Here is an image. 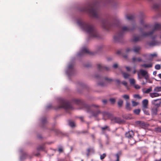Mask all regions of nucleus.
I'll list each match as a JSON object with an SVG mask.
<instances>
[{"mask_svg":"<svg viewBox=\"0 0 161 161\" xmlns=\"http://www.w3.org/2000/svg\"><path fill=\"white\" fill-rule=\"evenodd\" d=\"M102 26L103 28L106 30H109L114 26L119 28V30L114 37V41L115 42H121L123 35L126 32L132 31L135 28V26H134L132 28L126 26L121 27L120 26V21L118 19L115 20L112 23H111L108 19L103 20L102 21Z\"/></svg>","mask_w":161,"mask_h":161,"instance_id":"nucleus-1","label":"nucleus"},{"mask_svg":"<svg viewBox=\"0 0 161 161\" xmlns=\"http://www.w3.org/2000/svg\"><path fill=\"white\" fill-rule=\"evenodd\" d=\"M73 101L77 104L81 105L83 108H85L88 113L92 114V116H97L101 113L100 111L98 109L99 106L95 104L89 105L86 103L83 100L74 99Z\"/></svg>","mask_w":161,"mask_h":161,"instance_id":"nucleus-2","label":"nucleus"},{"mask_svg":"<svg viewBox=\"0 0 161 161\" xmlns=\"http://www.w3.org/2000/svg\"><path fill=\"white\" fill-rule=\"evenodd\" d=\"M77 23L83 30L88 33L90 37H98L99 35L93 25L81 21H78Z\"/></svg>","mask_w":161,"mask_h":161,"instance_id":"nucleus-3","label":"nucleus"},{"mask_svg":"<svg viewBox=\"0 0 161 161\" xmlns=\"http://www.w3.org/2000/svg\"><path fill=\"white\" fill-rule=\"evenodd\" d=\"M81 12H86L93 17L97 18L98 17V9L95 4H90L86 6L81 7L80 9Z\"/></svg>","mask_w":161,"mask_h":161,"instance_id":"nucleus-4","label":"nucleus"},{"mask_svg":"<svg viewBox=\"0 0 161 161\" xmlns=\"http://www.w3.org/2000/svg\"><path fill=\"white\" fill-rule=\"evenodd\" d=\"M161 29V24H155L153 27V30L151 32H144L142 36H134L132 41L133 42H136L141 41L142 39V36L146 37L152 35L155 31L157 30Z\"/></svg>","mask_w":161,"mask_h":161,"instance_id":"nucleus-5","label":"nucleus"},{"mask_svg":"<svg viewBox=\"0 0 161 161\" xmlns=\"http://www.w3.org/2000/svg\"><path fill=\"white\" fill-rule=\"evenodd\" d=\"M63 108L67 112L68 111L73 109L72 107L70 105L69 102L64 99H60L59 100V105L58 108Z\"/></svg>","mask_w":161,"mask_h":161,"instance_id":"nucleus-6","label":"nucleus"},{"mask_svg":"<svg viewBox=\"0 0 161 161\" xmlns=\"http://www.w3.org/2000/svg\"><path fill=\"white\" fill-rule=\"evenodd\" d=\"M138 79L139 80L142 78V76L147 80L149 79V75L148 72L146 70L142 69H140L137 73Z\"/></svg>","mask_w":161,"mask_h":161,"instance_id":"nucleus-7","label":"nucleus"},{"mask_svg":"<svg viewBox=\"0 0 161 161\" xmlns=\"http://www.w3.org/2000/svg\"><path fill=\"white\" fill-rule=\"evenodd\" d=\"M158 100H159V99H158L153 100V103L155 105V106L152 108L151 110L152 114L153 115H156L157 114L158 111V107L160 106V104H157L156 103V102Z\"/></svg>","mask_w":161,"mask_h":161,"instance_id":"nucleus-8","label":"nucleus"},{"mask_svg":"<svg viewBox=\"0 0 161 161\" xmlns=\"http://www.w3.org/2000/svg\"><path fill=\"white\" fill-rule=\"evenodd\" d=\"M141 48L139 46H135L132 48H128L126 50V52L128 53L129 52H133L136 53H139Z\"/></svg>","mask_w":161,"mask_h":161,"instance_id":"nucleus-9","label":"nucleus"},{"mask_svg":"<svg viewBox=\"0 0 161 161\" xmlns=\"http://www.w3.org/2000/svg\"><path fill=\"white\" fill-rule=\"evenodd\" d=\"M134 135V133L132 131H129L125 134V136L126 137L129 138H130L129 142V143L131 144L132 143L131 142V141L133 140V139L132 138V137Z\"/></svg>","mask_w":161,"mask_h":161,"instance_id":"nucleus-10","label":"nucleus"},{"mask_svg":"<svg viewBox=\"0 0 161 161\" xmlns=\"http://www.w3.org/2000/svg\"><path fill=\"white\" fill-rule=\"evenodd\" d=\"M111 122L113 123H117L121 124L123 122V120L119 117H113L111 119Z\"/></svg>","mask_w":161,"mask_h":161,"instance_id":"nucleus-11","label":"nucleus"},{"mask_svg":"<svg viewBox=\"0 0 161 161\" xmlns=\"http://www.w3.org/2000/svg\"><path fill=\"white\" fill-rule=\"evenodd\" d=\"M85 53H88L90 54H94L90 52L89 50L87 48L83 47L82 48L81 52L79 53V55L80 56L83 55Z\"/></svg>","mask_w":161,"mask_h":161,"instance_id":"nucleus-12","label":"nucleus"},{"mask_svg":"<svg viewBox=\"0 0 161 161\" xmlns=\"http://www.w3.org/2000/svg\"><path fill=\"white\" fill-rule=\"evenodd\" d=\"M97 68L100 71H102L104 70H108L109 69V67H104L100 64L97 65Z\"/></svg>","mask_w":161,"mask_h":161,"instance_id":"nucleus-13","label":"nucleus"},{"mask_svg":"<svg viewBox=\"0 0 161 161\" xmlns=\"http://www.w3.org/2000/svg\"><path fill=\"white\" fill-rule=\"evenodd\" d=\"M122 152L121 151L118 152L116 154L114 155V156L116 158V159L114 160H111V161H119V158L122 155Z\"/></svg>","mask_w":161,"mask_h":161,"instance_id":"nucleus-14","label":"nucleus"},{"mask_svg":"<svg viewBox=\"0 0 161 161\" xmlns=\"http://www.w3.org/2000/svg\"><path fill=\"white\" fill-rule=\"evenodd\" d=\"M142 107L143 108V110L144 111V109L147 108L148 101L147 99H145L143 100L142 101Z\"/></svg>","mask_w":161,"mask_h":161,"instance_id":"nucleus-15","label":"nucleus"},{"mask_svg":"<svg viewBox=\"0 0 161 161\" xmlns=\"http://www.w3.org/2000/svg\"><path fill=\"white\" fill-rule=\"evenodd\" d=\"M95 150L93 148L89 147L87 150L86 155L88 157L91 153H94Z\"/></svg>","mask_w":161,"mask_h":161,"instance_id":"nucleus-16","label":"nucleus"},{"mask_svg":"<svg viewBox=\"0 0 161 161\" xmlns=\"http://www.w3.org/2000/svg\"><path fill=\"white\" fill-rule=\"evenodd\" d=\"M136 123L137 125H138L142 128H145L146 127V124L143 121H137L136 122Z\"/></svg>","mask_w":161,"mask_h":161,"instance_id":"nucleus-17","label":"nucleus"},{"mask_svg":"<svg viewBox=\"0 0 161 161\" xmlns=\"http://www.w3.org/2000/svg\"><path fill=\"white\" fill-rule=\"evenodd\" d=\"M132 62L134 63H135L136 62H143L142 59L139 57L136 58L135 57H133L132 58ZM143 62H145L144 61H143Z\"/></svg>","mask_w":161,"mask_h":161,"instance_id":"nucleus-18","label":"nucleus"},{"mask_svg":"<svg viewBox=\"0 0 161 161\" xmlns=\"http://www.w3.org/2000/svg\"><path fill=\"white\" fill-rule=\"evenodd\" d=\"M153 66V64L152 63H150L149 64H143L141 65V66L145 68H151Z\"/></svg>","mask_w":161,"mask_h":161,"instance_id":"nucleus-19","label":"nucleus"},{"mask_svg":"<svg viewBox=\"0 0 161 161\" xmlns=\"http://www.w3.org/2000/svg\"><path fill=\"white\" fill-rule=\"evenodd\" d=\"M125 108L128 110L130 111L131 109V107L130 103L127 101L125 105Z\"/></svg>","mask_w":161,"mask_h":161,"instance_id":"nucleus-20","label":"nucleus"},{"mask_svg":"<svg viewBox=\"0 0 161 161\" xmlns=\"http://www.w3.org/2000/svg\"><path fill=\"white\" fill-rule=\"evenodd\" d=\"M148 45L150 46H152L157 45L158 44L156 41H153L150 42H148Z\"/></svg>","mask_w":161,"mask_h":161,"instance_id":"nucleus-21","label":"nucleus"},{"mask_svg":"<svg viewBox=\"0 0 161 161\" xmlns=\"http://www.w3.org/2000/svg\"><path fill=\"white\" fill-rule=\"evenodd\" d=\"M100 128L102 131L107 130L108 131H110L111 130L109 127L107 125H105L104 127H101Z\"/></svg>","mask_w":161,"mask_h":161,"instance_id":"nucleus-22","label":"nucleus"},{"mask_svg":"<svg viewBox=\"0 0 161 161\" xmlns=\"http://www.w3.org/2000/svg\"><path fill=\"white\" fill-rule=\"evenodd\" d=\"M134 16L132 15H127L126 16V19L129 20H131L134 19Z\"/></svg>","mask_w":161,"mask_h":161,"instance_id":"nucleus-23","label":"nucleus"},{"mask_svg":"<svg viewBox=\"0 0 161 161\" xmlns=\"http://www.w3.org/2000/svg\"><path fill=\"white\" fill-rule=\"evenodd\" d=\"M160 96V95L159 93L156 92L151 93L150 94V96L152 98L158 97Z\"/></svg>","mask_w":161,"mask_h":161,"instance_id":"nucleus-24","label":"nucleus"},{"mask_svg":"<svg viewBox=\"0 0 161 161\" xmlns=\"http://www.w3.org/2000/svg\"><path fill=\"white\" fill-rule=\"evenodd\" d=\"M123 100L121 99H119L118 101V106L119 107H121L123 105Z\"/></svg>","mask_w":161,"mask_h":161,"instance_id":"nucleus-25","label":"nucleus"},{"mask_svg":"<svg viewBox=\"0 0 161 161\" xmlns=\"http://www.w3.org/2000/svg\"><path fill=\"white\" fill-rule=\"evenodd\" d=\"M74 67V64H69L68 66V70H73Z\"/></svg>","mask_w":161,"mask_h":161,"instance_id":"nucleus-26","label":"nucleus"},{"mask_svg":"<svg viewBox=\"0 0 161 161\" xmlns=\"http://www.w3.org/2000/svg\"><path fill=\"white\" fill-rule=\"evenodd\" d=\"M104 80L108 83H111L113 81V80L111 78L105 77Z\"/></svg>","mask_w":161,"mask_h":161,"instance_id":"nucleus-27","label":"nucleus"},{"mask_svg":"<svg viewBox=\"0 0 161 161\" xmlns=\"http://www.w3.org/2000/svg\"><path fill=\"white\" fill-rule=\"evenodd\" d=\"M122 75L123 77L125 79H126L128 78L130 76V75L126 73V72H123Z\"/></svg>","mask_w":161,"mask_h":161,"instance_id":"nucleus-28","label":"nucleus"},{"mask_svg":"<svg viewBox=\"0 0 161 161\" xmlns=\"http://www.w3.org/2000/svg\"><path fill=\"white\" fill-rule=\"evenodd\" d=\"M102 114L104 117H109L110 116V114L107 112H104L102 113Z\"/></svg>","mask_w":161,"mask_h":161,"instance_id":"nucleus-29","label":"nucleus"},{"mask_svg":"<svg viewBox=\"0 0 161 161\" xmlns=\"http://www.w3.org/2000/svg\"><path fill=\"white\" fill-rule=\"evenodd\" d=\"M45 147L44 145H42L39 146L37 148V149L38 151L43 150L44 149Z\"/></svg>","mask_w":161,"mask_h":161,"instance_id":"nucleus-30","label":"nucleus"},{"mask_svg":"<svg viewBox=\"0 0 161 161\" xmlns=\"http://www.w3.org/2000/svg\"><path fill=\"white\" fill-rule=\"evenodd\" d=\"M130 84L134 85L136 83V81L133 78L130 79Z\"/></svg>","mask_w":161,"mask_h":161,"instance_id":"nucleus-31","label":"nucleus"},{"mask_svg":"<svg viewBox=\"0 0 161 161\" xmlns=\"http://www.w3.org/2000/svg\"><path fill=\"white\" fill-rule=\"evenodd\" d=\"M154 91L155 92H161V87H156L154 90Z\"/></svg>","mask_w":161,"mask_h":161,"instance_id":"nucleus-32","label":"nucleus"},{"mask_svg":"<svg viewBox=\"0 0 161 161\" xmlns=\"http://www.w3.org/2000/svg\"><path fill=\"white\" fill-rule=\"evenodd\" d=\"M122 97L125 100H128L130 99V97L129 95L125 94L122 96Z\"/></svg>","mask_w":161,"mask_h":161,"instance_id":"nucleus-33","label":"nucleus"},{"mask_svg":"<svg viewBox=\"0 0 161 161\" xmlns=\"http://www.w3.org/2000/svg\"><path fill=\"white\" fill-rule=\"evenodd\" d=\"M153 8L156 10L160 8V6L157 4H155L153 5Z\"/></svg>","mask_w":161,"mask_h":161,"instance_id":"nucleus-34","label":"nucleus"},{"mask_svg":"<svg viewBox=\"0 0 161 161\" xmlns=\"http://www.w3.org/2000/svg\"><path fill=\"white\" fill-rule=\"evenodd\" d=\"M69 125L72 127H74L75 126L74 123L72 121H69Z\"/></svg>","mask_w":161,"mask_h":161,"instance_id":"nucleus-35","label":"nucleus"},{"mask_svg":"<svg viewBox=\"0 0 161 161\" xmlns=\"http://www.w3.org/2000/svg\"><path fill=\"white\" fill-rule=\"evenodd\" d=\"M109 101L112 104H114L116 102V99L114 98H111L109 99Z\"/></svg>","mask_w":161,"mask_h":161,"instance_id":"nucleus-36","label":"nucleus"},{"mask_svg":"<svg viewBox=\"0 0 161 161\" xmlns=\"http://www.w3.org/2000/svg\"><path fill=\"white\" fill-rule=\"evenodd\" d=\"M140 112V109H136L134 110V112L136 114H139Z\"/></svg>","mask_w":161,"mask_h":161,"instance_id":"nucleus-37","label":"nucleus"},{"mask_svg":"<svg viewBox=\"0 0 161 161\" xmlns=\"http://www.w3.org/2000/svg\"><path fill=\"white\" fill-rule=\"evenodd\" d=\"M106 156V154L105 153H104L103 154L100 155V158L101 160H103L105 158Z\"/></svg>","mask_w":161,"mask_h":161,"instance_id":"nucleus-38","label":"nucleus"},{"mask_svg":"<svg viewBox=\"0 0 161 161\" xmlns=\"http://www.w3.org/2000/svg\"><path fill=\"white\" fill-rule=\"evenodd\" d=\"M132 103L133 106H136L138 104V103L134 101H132Z\"/></svg>","mask_w":161,"mask_h":161,"instance_id":"nucleus-39","label":"nucleus"},{"mask_svg":"<svg viewBox=\"0 0 161 161\" xmlns=\"http://www.w3.org/2000/svg\"><path fill=\"white\" fill-rule=\"evenodd\" d=\"M152 91V87H150V88L147 89L145 92V93H148L149 92H151Z\"/></svg>","mask_w":161,"mask_h":161,"instance_id":"nucleus-40","label":"nucleus"},{"mask_svg":"<svg viewBox=\"0 0 161 161\" xmlns=\"http://www.w3.org/2000/svg\"><path fill=\"white\" fill-rule=\"evenodd\" d=\"M155 69L157 70H159L161 68V66L160 64H157L155 65Z\"/></svg>","mask_w":161,"mask_h":161,"instance_id":"nucleus-41","label":"nucleus"},{"mask_svg":"<svg viewBox=\"0 0 161 161\" xmlns=\"http://www.w3.org/2000/svg\"><path fill=\"white\" fill-rule=\"evenodd\" d=\"M42 123L43 124H44L47 122V119L45 117L43 118L42 120Z\"/></svg>","mask_w":161,"mask_h":161,"instance_id":"nucleus-42","label":"nucleus"},{"mask_svg":"<svg viewBox=\"0 0 161 161\" xmlns=\"http://www.w3.org/2000/svg\"><path fill=\"white\" fill-rule=\"evenodd\" d=\"M155 131L157 132H161V127H157L155 128Z\"/></svg>","mask_w":161,"mask_h":161,"instance_id":"nucleus-43","label":"nucleus"},{"mask_svg":"<svg viewBox=\"0 0 161 161\" xmlns=\"http://www.w3.org/2000/svg\"><path fill=\"white\" fill-rule=\"evenodd\" d=\"M122 84L125 86L127 88L128 87L127 86V83L125 81H123L122 82Z\"/></svg>","mask_w":161,"mask_h":161,"instance_id":"nucleus-44","label":"nucleus"},{"mask_svg":"<svg viewBox=\"0 0 161 161\" xmlns=\"http://www.w3.org/2000/svg\"><path fill=\"white\" fill-rule=\"evenodd\" d=\"M134 97L135 98H138V99H140L141 98V97L138 94H135L134 96Z\"/></svg>","mask_w":161,"mask_h":161,"instance_id":"nucleus-45","label":"nucleus"},{"mask_svg":"<svg viewBox=\"0 0 161 161\" xmlns=\"http://www.w3.org/2000/svg\"><path fill=\"white\" fill-rule=\"evenodd\" d=\"M134 86L135 88L136 89H139L140 88V86L138 85L135 84Z\"/></svg>","mask_w":161,"mask_h":161,"instance_id":"nucleus-46","label":"nucleus"},{"mask_svg":"<svg viewBox=\"0 0 161 161\" xmlns=\"http://www.w3.org/2000/svg\"><path fill=\"white\" fill-rule=\"evenodd\" d=\"M97 84H98V85L100 86H103L105 85L104 83L103 82H98Z\"/></svg>","mask_w":161,"mask_h":161,"instance_id":"nucleus-47","label":"nucleus"},{"mask_svg":"<svg viewBox=\"0 0 161 161\" xmlns=\"http://www.w3.org/2000/svg\"><path fill=\"white\" fill-rule=\"evenodd\" d=\"M157 56V54L155 53H154L153 54H151L150 55V56L151 57H156Z\"/></svg>","mask_w":161,"mask_h":161,"instance_id":"nucleus-48","label":"nucleus"},{"mask_svg":"<svg viewBox=\"0 0 161 161\" xmlns=\"http://www.w3.org/2000/svg\"><path fill=\"white\" fill-rule=\"evenodd\" d=\"M95 77L97 79H102L103 78H102L101 76L98 75H96L95 76Z\"/></svg>","mask_w":161,"mask_h":161,"instance_id":"nucleus-49","label":"nucleus"},{"mask_svg":"<svg viewBox=\"0 0 161 161\" xmlns=\"http://www.w3.org/2000/svg\"><path fill=\"white\" fill-rule=\"evenodd\" d=\"M58 151L59 153H61L63 152V149L62 148L60 147L58 148Z\"/></svg>","mask_w":161,"mask_h":161,"instance_id":"nucleus-50","label":"nucleus"},{"mask_svg":"<svg viewBox=\"0 0 161 161\" xmlns=\"http://www.w3.org/2000/svg\"><path fill=\"white\" fill-rule=\"evenodd\" d=\"M125 68H126L127 70L128 71H130L131 70L130 68L129 67L126 66L125 67Z\"/></svg>","mask_w":161,"mask_h":161,"instance_id":"nucleus-51","label":"nucleus"},{"mask_svg":"<svg viewBox=\"0 0 161 161\" xmlns=\"http://www.w3.org/2000/svg\"><path fill=\"white\" fill-rule=\"evenodd\" d=\"M118 67V65L117 64H115L113 65V67L114 68H116Z\"/></svg>","mask_w":161,"mask_h":161,"instance_id":"nucleus-52","label":"nucleus"},{"mask_svg":"<svg viewBox=\"0 0 161 161\" xmlns=\"http://www.w3.org/2000/svg\"><path fill=\"white\" fill-rule=\"evenodd\" d=\"M115 81L119 84L120 83V81L119 79L116 80Z\"/></svg>","mask_w":161,"mask_h":161,"instance_id":"nucleus-53","label":"nucleus"},{"mask_svg":"<svg viewBox=\"0 0 161 161\" xmlns=\"http://www.w3.org/2000/svg\"><path fill=\"white\" fill-rule=\"evenodd\" d=\"M102 101L104 104H106L107 103V100H103Z\"/></svg>","mask_w":161,"mask_h":161,"instance_id":"nucleus-54","label":"nucleus"},{"mask_svg":"<svg viewBox=\"0 0 161 161\" xmlns=\"http://www.w3.org/2000/svg\"><path fill=\"white\" fill-rule=\"evenodd\" d=\"M157 72L156 71H154L153 72V75H156L157 74Z\"/></svg>","mask_w":161,"mask_h":161,"instance_id":"nucleus-55","label":"nucleus"},{"mask_svg":"<svg viewBox=\"0 0 161 161\" xmlns=\"http://www.w3.org/2000/svg\"><path fill=\"white\" fill-rule=\"evenodd\" d=\"M88 132V131H82L81 133H87Z\"/></svg>","mask_w":161,"mask_h":161,"instance_id":"nucleus-56","label":"nucleus"},{"mask_svg":"<svg viewBox=\"0 0 161 161\" xmlns=\"http://www.w3.org/2000/svg\"><path fill=\"white\" fill-rule=\"evenodd\" d=\"M121 51H119L117 52V53L118 54H119L121 53Z\"/></svg>","mask_w":161,"mask_h":161,"instance_id":"nucleus-57","label":"nucleus"},{"mask_svg":"<svg viewBox=\"0 0 161 161\" xmlns=\"http://www.w3.org/2000/svg\"><path fill=\"white\" fill-rule=\"evenodd\" d=\"M40 155V153H38L37 154H35V155L36 156H38Z\"/></svg>","mask_w":161,"mask_h":161,"instance_id":"nucleus-58","label":"nucleus"},{"mask_svg":"<svg viewBox=\"0 0 161 161\" xmlns=\"http://www.w3.org/2000/svg\"><path fill=\"white\" fill-rule=\"evenodd\" d=\"M158 77L161 79V74H160L158 75Z\"/></svg>","mask_w":161,"mask_h":161,"instance_id":"nucleus-59","label":"nucleus"},{"mask_svg":"<svg viewBox=\"0 0 161 161\" xmlns=\"http://www.w3.org/2000/svg\"><path fill=\"white\" fill-rule=\"evenodd\" d=\"M80 119L82 121H83V117H80Z\"/></svg>","mask_w":161,"mask_h":161,"instance_id":"nucleus-60","label":"nucleus"},{"mask_svg":"<svg viewBox=\"0 0 161 161\" xmlns=\"http://www.w3.org/2000/svg\"><path fill=\"white\" fill-rule=\"evenodd\" d=\"M136 70H134L133 71V73L134 74H135V73H136Z\"/></svg>","mask_w":161,"mask_h":161,"instance_id":"nucleus-61","label":"nucleus"},{"mask_svg":"<svg viewBox=\"0 0 161 161\" xmlns=\"http://www.w3.org/2000/svg\"><path fill=\"white\" fill-rule=\"evenodd\" d=\"M140 22H141V24H142L143 22V21L142 20H141Z\"/></svg>","mask_w":161,"mask_h":161,"instance_id":"nucleus-62","label":"nucleus"},{"mask_svg":"<svg viewBox=\"0 0 161 161\" xmlns=\"http://www.w3.org/2000/svg\"><path fill=\"white\" fill-rule=\"evenodd\" d=\"M92 136V137L93 138H94V135H91Z\"/></svg>","mask_w":161,"mask_h":161,"instance_id":"nucleus-63","label":"nucleus"},{"mask_svg":"<svg viewBox=\"0 0 161 161\" xmlns=\"http://www.w3.org/2000/svg\"><path fill=\"white\" fill-rule=\"evenodd\" d=\"M155 161H161V159L159 160H156Z\"/></svg>","mask_w":161,"mask_h":161,"instance_id":"nucleus-64","label":"nucleus"}]
</instances>
